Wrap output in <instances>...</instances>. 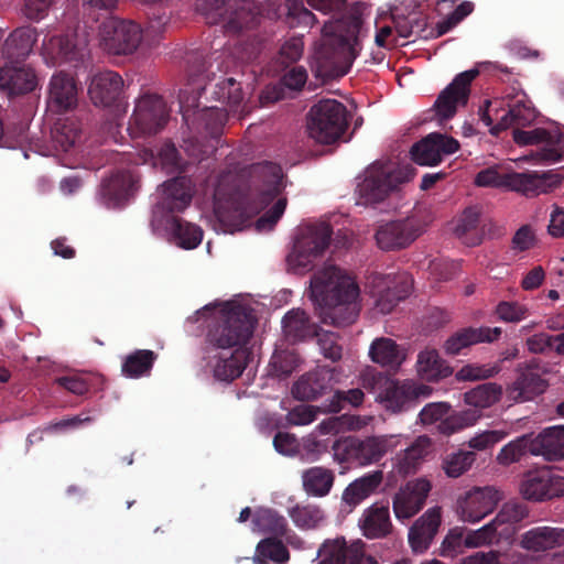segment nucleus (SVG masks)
<instances>
[{
    "label": "nucleus",
    "mask_w": 564,
    "mask_h": 564,
    "mask_svg": "<svg viewBox=\"0 0 564 564\" xmlns=\"http://www.w3.org/2000/svg\"><path fill=\"white\" fill-rule=\"evenodd\" d=\"M359 286L338 267L327 264L311 279V299L321 322L335 327L352 324L360 311Z\"/></svg>",
    "instance_id": "1"
},
{
    "label": "nucleus",
    "mask_w": 564,
    "mask_h": 564,
    "mask_svg": "<svg viewBox=\"0 0 564 564\" xmlns=\"http://www.w3.org/2000/svg\"><path fill=\"white\" fill-rule=\"evenodd\" d=\"M333 39L316 52L312 69L323 82L341 78L350 70L358 55L359 37L364 35L361 13L358 9L341 15L332 25Z\"/></svg>",
    "instance_id": "2"
},
{
    "label": "nucleus",
    "mask_w": 564,
    "mask_h": 564,
    "mask_svg": "<svg viewBox=\"0 0 564 564\" xmlns=\"http://www.w3.org/2000/svg\"><path fill=\"white\" fill-rule=\"evenodd\" d=\"M254 329L251 311L243 305L225 303L214 313L207 324L205 350L246 349Z\"/></svg>",
    "instance_id": "3"
},
{
    "label": "nucleus",
    "mask_w": 564,
    "mask_h": 564,
    "mask_svg": "<svg viewBox=\"0 0 564 564\" xmlns=\"http://www.w3.org/2000/svg\"><path fill=\"white\" fill-rule=\"evenodd\" d=\"M415 170L410 165H398L392 161H376L370 164L357 186L359 204L377 205L386 200L403 183L410 182Z\"/></svg>",
    "instance_id": "4"
},
{
    "label": "nucleus",
    "mask_w": 564,
    "mask_h": 564,
    "mask_svg": "<svg viewBox=\"0 0 564 564\" xmlns=\"http://www.w3.org/2000/svg\"><path fill=\"white\" fill-rule=\"evenodd\" d=\"M251 175L262 183L257 212L264 209L276 199L274 205L256 223L258 230L272 229L282 217L288 204L286 197H279L285 188L282 167L276 163L263 161L251 166Z\"/></svg>",
    "instance_id": "5"
},
{
    "label": "nucleus",
    "mask_w": 564,
    "mask_h": 564,
    "mask_svg": "<svg viewBox=\"0 0 564 564\" xmlns=\"http://www.w3.org/2000/svg\"><path fill=\"white\" fill-rule=\"evenodd\" d=\"M397 445L394 436H347L333 444L334 459L340 465L364 467L380 462Z\"/></svg>",
    "instance_id": "6"
},
{
    "label": "nucleus",
    "mask_w": 564,
    "mask_h": 564,
    "mask_svg": "<svg viewBox=\"0 0 564 564\" xmlns=\"http://www.w3.org/2000/svg\"><path fill=\"white\" fill-rule=\"evenodd\" d=\"M347 115L346 107L335 99L317 101L307 113L310 138L322 144L337 142L348 128Z\"/></svg>",
    "instance_id": "7"
},
{
    "label": "nucleus",
    "mask_w": 564,
    "mask_h": 564,
    "mask_svg": "<svg viewBox=\"0 0 564 564\" xmlns=\"http://www.w3.org/2000/svg\"><path fill=\"white\" fill-rule=\"evenodd\" d=\"M529 508L522 501L506 502L496 518L480 528L471 531L466 539L469 546L490 544L500 539H510L516 533V524L529 516Z\"/></svg>",
    "instance_id": "8"
},
{
    "label": "nucleus",
    "mask_w": 564,
    "mask_h": 564,
    "mask_svg": "<svg viewBox=\"0 0 564 564\" xmlns=\"http://www.w3.org/2000/svg\"><path fill=\"white\" fill-rule=\"evenodd\" d=\"M143 34L140 25L115 17L106 19L99 26L100 44L115 55H128L140 45Z\"/></svg>",
    "instance_id": "9"
},
{
    "label": "nucleus",
    "mask_w": 564,
    "mask_h": 564,
    "mask_svg": "<svg viewBox=\"0 0 564 564\" xmlns=\"http://www.w3.org/2000/svg\"><path fill=\"white\" fill-rule=\"evenodd\" d=\"M512 139L520 147L536 145L532 155L540 162L556 163L564 160V135L557 128H514Z\"/></svg>",
    "instance_id": "10"
},
{
    "label": "nucleus",
    "mask_w": 564,
    "mask_h": 564,
    "mask_svg": "<svg viewBox=\"0 0 564 564\" xmlns=\"http://www.w3.org/2000/svg\"><path fill=\"white\" fill-rule=\"evenodd\" d=\"M332 235V226L324 221L301 228L294 241L292 261L297 267L308 268L329 247Z\"/></svg>",
    "instance_id": "11"
},
{
    "label": "nucleus",
    "mask_w": 564,
    "mask_h": 564,
    "mask_svg": "<svg viewBox=\"0 0 564 564\" xmlns=\"http://www.w3.org/2000/svg\"><path fill=\"white\" fill-rule=\"evenodd\" d=\"M167 120L169 111L163 98L155 94H144L135 102L128 129L138 135H152L160 132Z\"/></svg>",
    "instance_id": "12"
},
{
    "label": "nucleus",
    "mask_w": 564,
    "mask_h": 564,
    "mask_svg": "<svg viewBox=\"0 0 564 564\" xmlns=\"http://www.w3.org/2000/svg\"><path fill=\"white\" fill-rule=\"evenodd\" d=\"M317 564H378L360 540L348 543L344 536L326 539L317 551Z\"/></svg>",
    "instance_id": "13"
},
{
    "label": "nucleus",
    "mask_w": 564,
    "mask_h": 564,
    "mask_svg": "<svg viewBox=\"0 0 564 564\" xmlns=\"http://www.w3.org/2000/svg\"><path fill=\"white\" fill-rule=\"evenodd\" d=\"M368 288L373 297H376V307L382 314H389L399 302L405 300L412 290V280L406 275H401L398 281L390 275L382 273H371L368 276Z\"/></svg>",
    "instance_id": "14"
},
{
    "label": "nucleus",
    "mask_w": 564,
    "mask_h": 564,
    "mask_svg": "<svg viewBox=\"0 0 564 564\" xmlns=\"http://www.w3.org/2000/svg\"><path fill=\"white\" fill-rule=\"evenodd\" d=\"M505 98L508 110L489 130L496 137L511 127L520 129L521 127L531 126L538 117V111L532 101L520 87L512 86L511 91L507 93Z\"/></svg>",
    "instance_id": "15"
},
{
    "label": "nucleus",
    "mask_w": 564,
    "mask_h": 564,
    "mask_svg": "<svg viewBox=\"0 0 564 564\" xmlns=\"http://www.w3.org/2000/svg\"><path fill=\"white\" fill-rule=\"evenodd\" d=\"M479 75L477 68L465 70L455 76L445 87L434 102V109L440 120H447L455 116L458 106H466L470 95V85Z\"/></svg>",
    "instance_id": "16"
},
{
    "label": "nucleus",
    "mask_w": 564,
    "mask_h": 564,
    "mask_svg": "<svg viewBox=\"0 0 564 564\" xmlns=\"http://www.w3.org/2000/svg\"><path fill=\"white\" fill-rule=\"evenodd\" d=\"M520 492L527 500L544 501L564 496V477L543 468L524 474Z\"/></svg>",
    "instance_id": "17"
},
{
    "label": "nucleus",
    "mask_w": 564,
    "mask_h": 564,
    "mask_svg": "<svg viewBox=\"0 0 564 564\" xmlns=\"http://www.w3.org/2000/svg\"><path fill=\"white\" fill-rule=\"evenodd\" d=\"M42 55L53 65L80 62L88 55L87 41L77 33L46 35L42 44Z\"/></svg>",
    "instance_id": "18"
},
{
    "label": "nucleus",
    "mask_w": 564,
    "mask_h": 564,
    "mask_svg": "<svg viewBox=\"0 0 564 564\" xmlns=\"http://www.w3.org/2000/svg\"><path fill=\"white\" fill-rule=\"evenodd\" d=\"M459 150V142L453 137L433 132L415 142L410 151L414 163L424 166L440 164L444 156L451 155Z\"/></svg>",
    "instance_id": "19"
},
{
    "label": "nucleus",
    "mask_w": 564,
    "mask_h": 564,
    "mask_svg": "<svg viewBox=\"0 0 564 564\" xmlns=\"http://www.w3.org/2000/svg\"><path fill=\"white\" fill-rule=\"evenodd\" d=\"M502 495L494 487H475L458 500L457 511L465 522H478L497 507Z\"/></svg>",
    "instance_id": "20"
},
{
    "label": "nucleus",
    "mask_w": 564,
    "mask_h": 564,
    "mask_svg": "<svg viewBox=\"0 0 564 564\" xmlns=\"http://www.w3.org/2000/svg\"><path fill=\"white\" fill-rule=\"evenodd\" d=\"M431 489V481L423 477L410 480L401 487L392 501L397 519L406 520L420 512L425 505Z\"/></svg>",
    "instance_id": "21"
},
{
    "label": "nucleus",
    "mask_w": 564,
    "mask_h": 564,
    "mask_svg": "<svg viewBox=\"0 0 564 564\" xmlns=\"http://www.w3.org/2000/svg\"><path fill=\"white\" fill-rule=\"evenodd\" d=\"M422 232L420 223L414 218L394 220L379 227L376 240L380 249H402L412 243Z\"/></svg>",
    "instance_id": "22"
},
{
    "label": "nucleus",
    "mask_w": 564,
    "mask_h": 564,
    "mask_svg": "<svg viewBox=\"0 0 564 564\" xmlns=\"http://www.w3.org/2000/svg\"><path fill=\"white\" fill-rule=\"evenodd\" d=\"M39 85L35 70L29 65H4L0 67V93L13 99L28 95Z\"/></svg>",
    "instance_id": "23"
},
{
    "label": "nucleus",
    "mask_w": 564,
    "mask_h": 564,
    "mask_svg": "<svg viewBox=\"0 0 564 564\" xmlns=\"http://www.w3.org/2000/svg\"><path fill=\"white\" fill-rule=\"evenodd\" d=\"M563 176L552 171L507 174L508 187L525 196H536L557 187Z\"/></svg>",
    "instance_id": "24"
},
{
    "label": "nucleus",
    "mask_w": 564,
    "mask_h": 564,
    "mask_svg": "<svg viewBox=\"0 0 564 564\" xmlns=\"http://www.w3.org/2000/svg\"><path fill=\"white\" fill-rule=\"evenodd\" d=\"M520 546L533 554H546L564 547V528L538 525L521 534Z\"/></svg>",
    "instance_id": "25"
},
{
    "label": "nucleus",
    "mask_w": 564,
    "mask_h": 564,
    "mask_svg": "<svg viewBox=\"0 0 564 564\" xmlns=\"http://www.w3.org/2000/svg\"><path fill=\"white\" fill-rule=\"evenodd\" d=\"M123 91V79L113 70H102L93 75L88 95L95 106L110 107L115 105Z\"/></svg>",
    "instance_id": "26"
},
{
    "label": "nucleus",
    "mask_w": 564,
    "mask_h": 564,
    "mask_svg": "<svg viewBox=\"0 0 564 564\" xmlns=\"http://www.w3.org/2000/svg\"><path fill=\"white\" fill-rule=\"evenodd\" d=\"M333 370L318 367L299 378L292 387V394L302 401L316 400L332 389Z\"/></svg>",
    "instance_id": "27"
},
{
    "label": "nucleus",
    "mask_w": 564,
    "mask_h": 564,
    "mask_svg": "<svg viewBox=\"0 0 564 564\" xmlns=\"http://www.w3.org/2000/svg\"><path fill=\"white\" fill-rule=\"evenodd\" d=\"M77 100L74 77L64 72L53 75L48 86V108L56 113H63L75 108Z\"/></svg>",
    "instance_id": "28"
},
{
    "label": "nucleus",
    "mask_w": 564,
    "mask_h": 564,
    "mask_svg": "<svg viewBox=\"0 0 564 564\" xmlns=\"http://www.w3.org/2000/svg\"><path fill=\"white\" fill-rule=\"evenodd\" d=\"M213 364L214 377L230 382L241 376L248 364L247 349L219 350L208 354Z\"/></svg>",
    "instance_id": "29"
},
{
    "label": "nucleus",
    "mask_w": 564,
    "mask_h": 564,
    "mask_svg": "<svg viewBox=\"0 0 564 564\" xmlns=\"http://www.w3.org/2000/svg\"><path fill=\"white\" fill-rule=\"evenodd\" d=\"M433 452V442L426 435L417 436L404 451L397 454L393 466L401 476L415 474Z\"/></svg>",
    "instance_id": "30"
},
{
    "label": "nucleus",
    "mask_w": 564,
    "mask_h": 564,
    "mask_svg": "<svg viewBox=\"0 0 564 564\" xmlns=\"http://www.w3.org/2000/svg\"><path fill=\"white\" fill-rule=\"evenodd\" d=\"M441 525V509L434 507L422 514L409 530V543L415 553L425 552Z\"/></svg>",
    "instance_id": "31"
},
{
    "label": "nucleus",
    "mask_w": 564,
    "mask_h": 564,
    "mask_svg": "<svg viewBox=\"0 0 564 564\" xmlns=\"http://www.w3.org/2000/svg\"><path fill=\"white\" fill-rule=\"evenodd\" d=\"M500 327H466L454 333L444 345L449 355H458L464 348L479 343H494L501 336Z\"/></svg>",
    "instance_id": "32"
},
{
    "label": "nucleus",
    "mask_w": 564,
    "mask_h": 564,
    "mask_svg": "<svg viewBox=\"0 0 564 564\" xmlns=\"http://www.w3.org/2000/svg\"><path fill=\"white\" fill-rule=\"evenodd\" d=\"M139 181V174L134 171H118L104 181L101 194L113 206H119L138 191Z\"/></svg>",
    "instance_id": "33"
},
{
    "label": "nucleus",
    "mask_w": 564,
    "mask_h": 564,
    "mask_svg": "<svg viewBox=\"0 0 564 564\" xmlns=\"http://www.w3.org/2000/svg\"><path fill=\"white\" fill-rule=\"evenodd\" d=\"M381 375L378 381H382ZM420 389L414 383L409 381H393L384 379L383 389L378 394V400L392 412H400L404 410L405 405L417 398Z\"/></svg>",
    "instance_id": "34"
},
{
    "label": "nucleus",
    "mask_w": 564,
    "mask_h": 564,
    "mask_svg": "<svg viewBox=\"0 0 564 564\" xmlns=\"http://www.w3.org/2000/svg\"><path fill=\"white\" fill-rule=\"evenodd\" d=\"M36 30L32 26H21L12 31L1 44L2 59L14 63L25 59L36 43Z\"/></svg>",
    "instance_id": "35"
},
{
    "label": "nucleus",
    "mask_w": 564,
    "mask_h": 564,
    "mask_svg": "<svg viewBox=\"0 0 564 564\" xmlns=\"http://www.w3.org/2000/svg\"><path fill=\"white\" fill-rule=\"evenodd\" d=\"M383 481L381 469L366 473L364 476L351 481L341 494V502L348 509L354 510L365 499L377 491Z\"/></svg>",
    "instance_id": "36"
},
{
    "label": "nucleus",
    "mask_w": 564,
    "mask_h": 564,
    "mask_svg": "<svg viewBox=\"0 0 564 564\" xmlns=\"http://www.w3.org/2000/svg\"><path fill=\"white\" fill-rule=\"evenodd\" d=\"M224 28L228 33H238L245 29H253L260 22V15L252 2L238 0L230 6L224 20Z\"/></svg>",
    "instance_id": "37"
},
{
    "label": "nucleus",
    "mask_w": 564,
    "mask_h": 564,
    "mask_svg": "<svg viewBox=\"0 0 564 564\" xmlns=\"http://www.w3.org/2000/svg\"><path fill=\"white\" fill-rule=\"evenodd\" d=\"M161 206L167 213H182L192 203L191 181L186 177H175L164 183Z\"/></svg>",
    "instance_id": "38"
},
{
    "label": "nucleus",
    "mask_w": 564,
    "mask_h": 564,
    "mask_svg": "<svg viewBox=\"0 0 564 564\" xmlns=\"http://www.w3.org/2000/svg\"><path fill=\"white\" fill-rule=\"evenodd\" d=\"M480 207L469 206L457 219L454 232L464 245L475 247L481 243L485 231L480 227Z\"/></svg>",
    "instance_id": "39"
},
{
    "label": "nucleus",
    "mask_w": 564,
    "mask_h": 564,
    "mask_svg": "<svg viewBox=\"0 0 564 564\" xmlns=\"http://www.w3.org/2000/svg\"><path fill=\"white\" fill-rule=\"evenodd\" d=\"M546 389L545 380L536 372L527 369L521 371L517 379L507 389L508 398L514 402L532 400Z\"/></svg>",
    "instance_id": "40"
},
{
    "label": "nucleus",
    "mask_w": 564,
    "mask_h": 564,
    "mask_svg": "<svg viewBox=\"0 0 564 564\" xmlns=\"http://www.w3.org/2000/svg\"><path fill=\"white\" fill-rule=\"evenodd\" d=\"M360 527L368 539L387 536L392 530L389 507L372 505L367 508L360 519Z\"/></svg>",
    "instance_id": "41"
},
{
    "label": "nucleus",
    "mask_w": 564,
    "mask_h": 564,
    "mask_svg": "<svg viewBox=\"0 0 564 564\" xmlns=\"http://www.w3.org/2000/svg\"><path fill=\"white\" fill-rule=\"evenodd\" d=\"M282 328L289 341L297 343L314 337L318 326L310 321L305 311L294 308L284 315Z\"/></svg>",
    "instance_id": "42"
},
{
    "label": "nucleus",
    "mask_w": 564,
    "mask_h": 564,
    "mask_svg": "<svg viewBox=\"0 0 564 564\" xmlns=\"http://www.w3.org/2000/svg\"><path fill=\"white\" fill-rule=\"evenodd\" d=\"M166 229L172 241L183 249H195L203 240V229L177 216H171L166 220Z\"/></svg>",
    "instance_id": "43"
},
{
    "label": "nucleus",
    "mask_w": 564,
    "mask_h": 564,
    "mask_svg": "<svg viewBox=\"0 0 564 564\" xmlns=\"http://www.w3.org/2000/svg\"><path fill=\"white\" fill-rule=\"evenodd\" d=\"M369 356L376 364L397 370L405 359L404 349L401 348L393 339L381 337L372 341Z\"/></svg>",
    "instance_id": "44"
},
{
    "label": "nucleus",
    "mask_w": 564,
    "mask_h": 564,
    "mask_svg": "<svg viewBox=\"0 0 564 564\" xmlns=\"http://www.w3.org/2000/svg\"><path fill=\"white\" fill-rule=\"evenodd\" d=\"M539 452L536 436L522 435L505 445L500 449L497 460L501 465H510L520 462L529 454L540 456Z\"/></svg>",
    "instance_id": "45"
},
{
    "label": "nucleus",
    "mask_w": 564,
    "mask_h": 564,
    "mask_svg": "<svg viewBox=\"0 0 564 564\" xmlns=\"http://www.w3.org/2000/svg\"><path fill=\"white\" fill-rule=\"evenodd\" d=\"M253 564H284L290 560V552L280 538L267 536L260 540L251 557Z\"/></svg>",
    "instance_id": "46"
},
{
    "label": "nucleus",
    "mask_w": 564,
    "mask_h": 564,
    "mask_svg": "<svg viewBox=\"0 0 564 564\" xmlns=\"http://www.w3.org/2000/svg\"><path fill=\"white\" fill-rule=\"evenodd\" d=\"M539 455L545 460L554 462L564 459V426L545 429L536 436Z\"/></svg>",
    "instance_id": "47"
},
{
    "label": "nucleus",
    "mask_w": 564,
    "mask_h": 564,
    "mask_svg": "<svg viewBox=\"0 0 564 564\" xmlns=\"http://www.w3.org/2000/svg\"><path fill=\"white\" fill-rule=\"evenodd\" d=\"M417 371L427 381H438L451 376L453 369L440 357L435 349H426L417 356Z\"/></svg>",
    "instance_id": "48"
},
{
    "label": "nucleus",
    "mask_w": 564,
    "mask_h": 564,
    "mask_svg": "<svg viewBox=\"0 0 564 564\" xmlns=\"http://www.w3.org/2000/svg\"><path fill=\"white\" fill-rule=\"evenodd\" d=\"M502 391V387L496 382L480 383L464 393V402L473 406L471 410H478L481 413V410L500 401Z\"/></svg>",
    "instance_id": "49"
},
{
    "label": "nucleus",
    "mask_w": 564,
    "mask_h": 564,
    "mask_svg": "<svg viewBox=\"0 0 564 564\" xmlns=\"http://www.w3.org/2000/svg\"><path fill=\"white\" fill-rule=\"evenodd\" d=\"M335 480L330 469L316 466L308 468L303 474V488L314 497H325L329 494Z\"/></svg>",
    "instance_id": "50"
},
{
    "label": "nucleus",
    "mask_w": 564,
    "mask_h": 564,
    "mask_svg": "<svg viewBox=\"0 0 564 564\" xmlns=\"http://www.w3.org/2000/svg\"><path fill=\"white\" fill-rule=\"evenodd\" d=\"M254 529L263 534L280 538L288 533V521L278 511L270 508L259 509L252 519Z\"/></svg>",
    "instance_id": "51"
},
{
    "label": "nucleus",
    "mask_w": 564,
    "mask_h": 564,
    "mask_svg": "<svg viewBox=\"0 0 564 564\" xmlns=\"http://www.w3.org/2000/svg\"><path fill=\"white\" fill-rule=\"evenodd\" d=\"M156 359V354L149 349H139L128 355L121 367L127 378H140L149 375Z\"/></svg>",
    "instance_id": "52"
},
{
    "label": "nucleus",
    "mask_w": 564,
    "mask_h": 564,
    "mask_svg": "<svg viewBox=\"0 0 564 564\" xmlns=\"http://www.w3.org/2000/svg\"><path fill=\"white\" fill-rule=\"evenodd\" d=\"M481 416L478 410L466 409L447 415L438 424V431L443 435H452L474 425Z\"/></svg>",
    "instance_id": "53"
},
{
    "label": "nucleus",
    "mask_w": 564,
    "mask_h": 564,
    "mask_svg": "<svg viewBox=\"0 0 564 564\" xmlns=\"http://www.w3.org/2000/svg\"><path fill=\"white\" fill-rule=\"evenodd\" d=\"M476 460V454L471 451L459 449L447 454L442 462V468L451 478H457L465 474Z\"/></svg>",
    "instance_id": "54"
},
{
    "label": "nucleus",
    "mask_w": 564,
    "mask_h": 564,
    "mask_svg": "<svg viewBox=\"0 0 564 564\" xmlns=\"http://www.w3.org/2000/svg\"><path fill=\"white\" fill-rule=\"evenodd\" d=\"M290 517L301 529H314L324 520L323 510L313 505L295 506L291 509Z\"/></svg>",
    "instance_id": "55"
},
{
    "label": "nucleus",
    "mask_w": 564,
    "mask_h": 564,
    "mask_svg": "<svg viewBox=\"0 0 564 564\" xmlns=\"http://www.w3.org/2000/svg\"><path fill=\"white\" fill-rule=\"evenodd\" d=\"M501 371L499 362L495 365L469 364L463 366L455 375L458 381L485 380L495 377Z\"/></svg>",
    "instance_id": "56"
},
{
    "label": "nucleus",
    "mask_w": 564,
    "mask_h": 564,
    "mask_svg": "<svg viewBox=\"0 0 564 564\" xmlns=\"http://www.w3.org/2000/svg\"><path fill=\"white\" fill-rule=\"evenodd\" d=\"M229 0H197L196 9L204 15L206 23L217 24L227 14Z\"/></svg>",
    "instance_id": "57"
},
{
    "label": "nucleus",
    "mask_w": 564,
    "mask_h": 564,
    "mask_svg": "<svg viewBox=\"0 0 564 564\" xmlns=\"http://www.w3.org/2000/svg\"><path fill=\"white\" fill-rule=\"evenodd\" d=\"M314 336L317 337L318 347L325 358L332 361H337L341 358L343 348L338 344L337 334L318 328Z\"/></svg>",
    "instance_id": "58"
},
{
    "label": "nucleus",
    "mask_w": 564,
    "mask_h": 564,
    "mask_svg": "<svg viewBox=\"0 0 564 564\" xmlns=\"http://www.w3.org/2000/svg\"><path fill=\"white\" fill-rule=\"evenodd\" d=\"M495 312L506 323H519L529 316V308L518 302L501 301Z\"/></svg>",
    "instance_id": "59"
},
{
    "label": "nucleus",
    "mask_w": 564,
    "mask_h": 564,
    "mask_svg": "<svg viewBox=\"0 0 564 564\" xmlns=\"http://www.w3.org/2000/svg\"><path fill=\"white\" fill-rule=\"evenodd\" d=\"M198 118L205 122V129L213 138L221 133V129L227 120L224 110L217 107L203 109L198 112Z\"/></svg>",
    "instance_id": "60"
},
{
    "label": "nucleus",
    "mask_w": 564,
    "mask_h": 564,
    "mask_svg": "<svg viewBox=\"0 0 564 564\" xmlns=\"http://www.w3.org/2000/svg\"><path fill=\"white\" fill-rule=\"evenodd\" d=\"M364 391L359 388L350 389L347 391L337 390L334 394L330 403V410L333 412H339L346 408V405L359 406L364 401Z\"/></svg>",
    "instance_id": "61"
},
{
    "label": "nucleus",
    "mask_w": 564,
    "mask_h": 564,
    "mask_svg": "<svg viewBox=\"0 0 564 564\" xmlns=\"http://www.w3.org/2000/svg\"><path fill=\"white\" fill-rule=\"evenodd\" d=\"M219 97L226 100L231 108L238 107L243 100V93L240 83L228 77L218 85Z\"/></svg>",
    "instance_id": "62"
},
{
    "label": "nucleus",
    "mask_w": 564,
    "mask_h": 564,
    "mask_svg": "<svg viewBox=\"0 0 564 564\" xmlns=\"http://www.w3.org/2000/svg\"><path fill=\"white\" fill-rule=\"evenodd\" d=\"M451 406L446 402H434L426 404L421 412L419 413V417L422 424H433L442 420H444L448 415Z\"/></svg>",
    "instance_id": "63"
},
{
    "label": "nucleus",
    "mask_w": 564,
    "mask_h": 564,
    "mask_svg": "<svg viewBox=\"0 0 564 564\" xmlns=\"http://www.w3.org/2000/svg\"><path fill=\"white\" fill-rule=\"evenodd\" d=\"M536 238L530 225L521 226L512 237L511 249L517 252H524L534 247Z\"/></svg>",
    "instance_id": "64"
}]
</instances>
